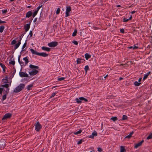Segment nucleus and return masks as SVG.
Listing matches in <instances>:
<instances>
[{"instance_id":"nucleus-42","label":"nucleus","mask_w":152,"mask_h":152,"mask_svg":"<svg viewBox=\"0 0 152 152\" xmlns=\"http://www.w3.org/2000/svg\"><path fill=\"white\" fill-rule=\"evenodd\" d=\"M2 13L4 14H6L7 12V9L3 10H2Z\"/></svg>"},{"instance_id":"nucleus-44","label":"nucleus","mask_w":152,"mask_h":152,"mask_svg":"<svg viewBox=\"0 0 152 152\" xmlns=\"http://www.w3.org/2000/svg\"><path fill=\"white\" fill-rule=\"evenodd\" d=\"M82 132L83 133L84 132H82V130L81 129H79L78 131H77V132H74L73 133H81V132Z\"/></svg>"},{"instance_id":"nucleus-6","label":"nucleus","mask_w":152,"mask_h":152,"mask_svg":"<svg viewBox=\"0 0 152 152\" xmlns=\"http://www.w3.org/2000/svg\"><path fill=\"white\" fill-rule=\"evenodd\" d=\"M75 101L77 104H81L83 101L84 102H88V100L87 99L83 97H80L79 98H76L75 99Z\"/></svg>"},{"instance_id":"nucleus-23","label":"nucleus","mask_w":152,"mask_h":152,"mask_svg":"<svg viewBox=\"0 0 152 152\" xmlns=\"http://www.w3.org/2000/svg\"><path fill=\"white\" fill-rule=\"evenodd\" d=\"M128 117L127 116L124 115H123L121 120L123 121L126 120H128Z\"/></svg>"},{"instance_id":"nucleus-57","label":"nucleus","mask_w":152,"mask_h":152,"mask_svg":"<svg viewBox=\"0 0 152 152\" xmlns=\"http://www.w3.org/2000/svg\"><path fill=\"white\" fill-rule=\"evenodd\" d=\"M136 12V11H132L131 12V13L132 14H133L135 12Z\"/></svg>"},{"instance_id":"nucleus-32","label":"nucleus","mask_w":152,"mask_h":152,"mask_svg":"<svg viewBox=\"0 0 152 152\" xmlns=\"http://www.w3.org/2000/svg\"><path fill=\"white\" fill-rule=\"evenodd\" d=\"M111 120H113V121H115L117 120L118 118L116 117H113L111 118Z\"/></svg>"},{"instance_id":"nucleus-14","label":"nucleus","mask_w":152,"mask_h":152,"mask_svg":"<svg viewBox=\"0 0 152 152\" xmlns=\"http://www.w3.org/2000/svg\"><path fill=\"white\" fill-rule=\"evenodd\" d=\"M32 13L31 11H28L26 13L25 17L26 18H29L32 15Z\"/></svg>"},{"instance_id":"nucleus-47","label":"nucleus","mask_w":152,"mask_h":152,"mask_svg":"<svg viewBox=\"0 0 152 152\" xmlns=\"http://www.w3.org/2000/svg\"><path fill=\"white\" fill-rule=\"evenodd\" d=\"M120 31L121 33H124V30L123 28L121 29Z\"/></svg>"},{"instance_id":"nucleus-49","label":"nucleus","mask_w":152,"mask_h":152,"mask_svg":"<svg viewBox=\"0 0 152 152\" xmlns=\"http://www.w3.org/2000/svg\"><path fill=\"white\" fill-rule=\"evenodd\" d=\"M97 150L99 152H101L102 151V149L101 148H97Z\"/></svg>"},{"instance_id":"nucleus-62","label":"nucleus","mask_w":152,"mask_h":152,"mask_svg":"<svg viewBox=\"0 0 152 152\" xmlns=\"http://www.w3.org/2000/svg\"><path fill=\"white\" fill-rule=\"evenodd\" d=\"M117 7H121V5H117Z\"/></svg>"},{"instance_id":"nucleus-41","label":"nucleus","mask_w":152,"mask_h":152,"mask_svg":"<svg viewBox=\"0 0 152 152\" xmlns=\"http://www.w3.org/2000/svg\"><path fill=\"white\" fill-rule=\"evenodd\" d=\"M17 42V41L15 39L13 40L11 43V45H13L15 44Z\"/></svg>"},{"instance_id":"nucleus-38","label":"nucleus","mask_w":152,"mask_h":152,"mask_svg":"<svg viewBox=\"0 0 152 152\" xmlns=\"http://www.w3.org/2000/svg\"><path fill=\"white\" fill-rule=\"evenodd\" d=\"M83 141L84 140L83 139H81L77 142V144L78 145L81 144L82 143Z\"/></svg>"},{"instance_id":"nucleus-4","label":"nucleus","mask_w":152,"mask_h":152,"mask_svg":"<svg viewBox=\"0 0 152 152\" xmlns=\"http://www.w3.org/2000/svg\"><path fill=\"white\" fill-rule=\"evenodd\" d=\"M30 51L32 54H35L40 56H41L43 57H46L48 56V54L45 53L44 52L39 53L36 50H34L33 49H30Z\"/></svg>"},{"instance_id":"nucleus-17","label":"nucleus","mask_w":152,"mask_h":152,"mask_svg":"<svg viewBox=\"0 0 152 152\" xmlns=\"http://www.w3.org/2000/svg\"><path fill=\"white\" fill-rule=\"evenodd\" d=\"M150 73L151 72L150 71L147 72L146 74L144 75L142 80L143 81H144L148 77Z\"/></svg>"},{"instance_id":"nucleus-26","label":"nucleus","mask_w":152,"mask_h":152,"mask_svg":"<svg viewBox=\"0 0 152 152\" xmlns=\"http://www.w3.org/2000/svg\"><path fill=\"white\" fill-rule=\"evenodd\" d=\"M81 58H78L77 59L76 62L77 64H80L81 63Z\"/></svg>"},{"instance_id":"nucleus-39","label":"nucleus","mask_w":152,"mask_h":152,"mask_svg":"<svg viewBox=\"0 0 152 152\" xmlns=\"http://www.w3.org/2000/svg\"><path fill=\"white\" fill-rule=\"evenodd\" d=\"M9 64L14 65L15 64V62L14 61H11L9 62Z\"/></svg>"},{"instance_id":"nucleus-35","label":"nucleus","mask_w":152,"mask_h":152,"mask_svg":"<svg viewBox=\"0 0 152 152\" xmlns=\"http://www.w3.org/2000/svg\"><path fill=\"white\" fill-rule=\"evenodd\" d=\"M42 7V4H40L39 6L36 9V10L38 12L39 10L41 8V7Z\"/></svg>"},{"instance_id":"nucleus-59","label":"nucleus","mask_w":152,"mask_h":152,"mask_svg":"<svg viewBox=\"0 0 152 152\" xmlns=\"http://www.w3.org/2000/svg\"><path fill=\"white\" fill-rule=\"evenodd\" d=\"M84 61H85L84 60L81 58V63H83Z\"/></svg>"},{"instance_id":"nucleus-5","label":"nucleus","mask_w":152,"mask_h":152,"mask_svg":"<svg viewBox=\"0 0 152 152\" xmlns=\"http://www.w3.org/2000/svg\"><path fill=\"white\" fill-rule=\"evenodd\" d=\"M34 126L35 130L37 132H39L42 129V126L39 121H37L34 123Z\"/></svg>"},{"instance_id":"nucleus-27","label":"nucleus","mask_w":152,"mask_h":152,"mask_svg":"<svg viewBox=\"0 0 152 152\" xmlns=\"http://www.w3.org/2000/svg\"><path fill=\"white\" fill-rule=\"evenodd\" d=\"M5 28L4 26L2 25L0 26V32L2 33Z\"/></svg>"},{"instance_id":"nucleus-9","label":"nucleus","mask_w":152,"mask_h":152,"mask_svg":"<svg viewBox=\"0 0 152 152\" xmlns=\"http://www.w3.org/2000/svg\"><path fill=\"white\" fill-rule=\"evenodd\" d=\"M33 18H31L30 23L27 24L24 26V28L26 31L27 32L29 30L30 28V24Z\"/></svg>"},{"instance_id":"nucleus-34","label":"nucleus","mask_w":152,"mask_h":152,"mask_svg":"<svg viewBox=\"0 0 152 152\" xmlns=\"http://www.w3.org/2000/svg\"><path fill=\"white\" fill-rule=\"evenodd\" d=\"M57 93V92L56 91L53 93H52L50 96V98H52L53 97L56 95V94Z\"/></svg>"},{"instance_id":"nucleus-43","label":"nucleus","mask_w":152,"mask_h":152,"mask_svg":"<svg viewBox=\"0 0 152 152\" xmlns=\"http://www.w3.org/2000/svg\"><path fill=\"white\" fill-rule=\"evenodd\" d=\"M129 20V19H126L125 18H124L123 20V22H127Z\"/></svg>"},{"instance_id":"nucleus-54","label":"nucleus","mask_w":152,"mask_h":152,"mask_svg":"<svg viewBox=\"0 0 152 152\" xmlns=\"http://www.w3.org/2000/svg\"><path fill=\"white\" fill-rule=\"evenodd\" d=\"M132 15H130V16L129 18V20H131L132 19Z\"/></svg>"},{"instance_id":"nucleus-50","label":"nucleus","mask_w":152,"mask_h":152,"mask_svg":"<svg viewBox=\"0 0 152 152\" xmlns=\"http://www.w3.org/2000/svg\"><path fill=\"white\" fill-rule=\"evenodd\" d=\"M138 48V46H136L135 45H134V46H133V49H137Z\"/></svg>"},{"instance_id":"nucleus-51","label":"nucleus","mask_w":152,"mask_h":152,"mask_svg":"<svg viewBox=\"0 0 152 152\" xmlns=\"http://www.w3.org/2000/svg\"><path fill=\"white\" fill-rule=\"evenodd\" d=\"M6 23L5 21H2L0 19V23Z\"/></svg>"},{"instance_id":"nucleus-22","label":"nucleus","mask_w":152,"mask_h":152,"mask_svg":"<svg viewBox=\"0 0 152 152\" xmlns=\"http://www.w3.org/2000/svg\"><path fill=\"white\" fill-rule=\"evenodd\" d=\"M33 86V84H30L28 85L27 86V90H30Z\"/></svg>"},{"instance_id":"nucleus-56","label":"nucleus","mask_w":152,"mask_h":152,"mask_svg":"<svg viewBox=\"0 0 152 152\" xmlns=\"http://www.w3.org/2000/svg\"><path fill=\"white\" fill-rule=\"evenodd\" d=\"M142 79V78L141 77H140V78H139V79H138V81L139 82H140L141 80Z\"/></svg>"},{"instance_id":"nucleus-13","label":"nucleus","mask_w":152,"mask_h":152,"mask_svg":"<svg viewBox=\"0 0 152 152\" xmlns=\"http://www.w3.org/2000/svg\"><path fill=\"white\" fill-rule=\"evenodd\" d=\"M144 142V140H142L140 142L137 143L135 144L134 146V148L136 149L139 147L141 146L142 145V143Z\"/></svg>"},{"instance_id":"nucleus-18","label":"nucleus","mask_w":152,"mask_h":152,"mask_svg":"<svg viewBox=\"0 0 152 152\" xmlns=\"http://www.w3.org/2000/svg\"><path fill=\"white\" fill-rule=\"evenodd\" d=\"M84 55L85 58L87 60H88L91 57V56L87 53H86Z\"/></svg>"},{"instance_id":"nucleus-24","label":"nucleus","mask_w":152,"mask_h":152,"mask_svg":"<svg viewBox=\"0 0 152 152\" xmlns=\"http://www.w3.org/2000/svg\"><path fill=\"white\" fill-rule=\"evenodd\" d=\"M141 83L138 82L137 81H134V84L135 86H140Z\"/></svg>"},{"instance_id":"nucleus-45","label":"nucleus","mask_w":152,"mask_h":152,"mask_svg":"<svg viewBox=\"0 0 152 152\" xmlns=\"http://www.w3.org/2000/svg\"><path fill=\"white\" fill-rule=\"evenodd\" d=\"M60 12V8H57V10L56 11V13L57 14H58Z\"/></svg>"},{"instance_id":"nucleus-21","label":"nucleus","mask_w":152,"mask_h":152,"mask_svg":"<svg viewBox=\"0 0 152 152\" xmlns=\"http://www.w3.org/2000/svg\"><path fill=\"white\" fill-rule=\"evenodd\" d=\"M120 152H126L124 147L123 146H120Z\"/></svg>"},{"instance_id":"nucleus-16","label":"nucleus","mask_w":152,"mask_h":152,"mask_svg":"<svg viewBox=\"0 0 152 152\" xmlns=\"http://www.w3.org/2000/svg\"><path fill=\"white\" fill-rule=\"evenodd\" d=\"M41 48L42 49V50L44 51H46L48 52L50 50V48H49L44 46H42V47Z\"/></svg>"},{"instance_id":"nucleus-63","label":"nucleus","mask_w":152,"mask_h":152,"mask_svg":"<svg viewBox=\"0 0 152 152\" xmlns=\"http://www.w3.org/2000/svg\"><path fill=\"white\" fill-rule=\"evenodd\" d=\"M31 6H27V7L28 8H30L31 7Z\"/></svg>"},{"instance_id":"nucleus-31","label":"nucleus","mask_w":152,"mask_h":152,"mask_svg":"<svg viewBox=\"0 0 152 152\" xmlns=\"http://www.w3.org/2000/svg\"><path fill=\"white\" fill-rule=\"evenodd\" d=\"M38 12L36 10L34 12L32 15L33 18H34L37 14Z\"/></svg>"},{"instance_id":"nucleus-15","label":"nucleus","mask_w":152,"mask_h":152,"mask_svg":"<svg viewBox=\"0 0 152 152\" xmlns=\"http://www.w3.org/2000/svg\"><path fill=\"white\" fill-rule=\"evenodd\" d=\"M21 39H20L19 40L17 44H15V46L14 48V49L15 50L16 49L19 47V46L21 43Z\"/></svg>"},{"instance_id":"nucleus-19","label":"nucleus","mask_w":152,"mask_h":152,"mask_svg":"<svg viewBox=\"0 0 152 152\" xmlns=\"http://www.w3.org/2000/svg\"><path fill=\"white\" fill-rule=\"evenodd\" d=\"M20 56H19L18 57V62L20 64L21 66H24V63L21 61H20Z\"/></svg>"},{"instance_id":"nucleus-28","label":"nucleus","mask_w":152,"mask_h":152,"mask_svg":"<svg viewBox=\"0 0 152 152\" xmlns=\"http://www.w3.org/2000/svg\"><path fill=\"white\" fill-rule=\"evenodd\" d=\"M84 70L86 72V73L89 70V67L88 65H86L85 66L84 68Z\"/></svg>"},{"instance_id":"nucleus-53","label":"nucleus","mask_w":152,"mask_h":152,"mask_svg":"<svg viewBox=\"0 0 152 152\" xmlns=\"http://www.w3.org/2000/svg\"><path fill=\"white\" fill-rule=\"evenodd\" d=\"M15 72H16V70L15 69L13 70L12 73V75H13V76L15 75Z\"/></svg>"},{"instance_id":"nucleus-25","label":"nucleus","mask_w":152,"mask_h":152,"mask_svg":"<svg viewBox=\"0 0 152 152\" xmlns=\"http://www.w3.org/2000/svg\"><path fill=\"white\" fill-rule=\"evenodd\" d=\"M97 134H92L88 136L90 138L93 139L95 136H97Z\"/></svg>"},{"instance_id":"nucleus-40","label":"nucleus","mask_w":152,"mask_h":152,"mask_svg":"<svg viewBox=\"0 0 152 152\" xmlns=\"http://www.w3.org/2000/svg\"><path fill=\"white\" fill-rule=\"evenodd\" d=\"M152 138V134H151L147 137V140H149Z\"/></svg>"},{"instance_id":"nucleus-48","label":"nucleus","mask_w":152,"mask_h":152,"mask_svg":"<svg viewBox=\"0 0 152 152\" xmlns=\"http://www.w3.org/2000/svg\"><path fill=\"white\" fill-rule=\"evenodd\" d=\"M29 35L30 36V37H31L32 36L33 33L31 31H30L29 32Z\"/></svg>"},{"instance_id":"nucleus-12","label":"nucleus","mask_w":152,"mask_h":152,"mask_svg":"<svg viewBox=\"0 0 152 152\" xmlns=\"http://www.w3.org/2000/svg\"><path fill=\"white\" fill-rule=\"evenodd\" d=\"M3 141L0 142V149H2L5 146V140L4 139Z\"/></svg>"},{"instance_id":"nucleus-61","label":"nucleus","mask_w":152,"mask_h":152,"mask_svg":"<svg viewBox=\"0 0 152 152\" xmlns=\"http://www.w3.org/2000/svg\"><path fill=\"white\" fill-rule=\"evenodd\" d=\"M123 79V78L122 77H121L119 78L120 80H122Z\"/></svg>"},{"instance_id":"nucleus-55","label":"nucleus","mask_w":152,"mask_h":152,"mask_svg":"<svg viewBox=\"0 0 152 152\" xmlns=\"http://www.w3.org/2000/svg\"><path fill=\"white\" fill-rule=\"evenodd\" d=\"M37 20V18H35L33 20V22L34 23V22H36Z\"/></svg>"},{"instance_id":"nucleus-46","label":"nucleus","mask_w":152,"mask_h":152,"mask_svg":"<svg viewBox=\"0 0 152 152\" xmlns=\"http://www.w3.org/2000/svg\"><path fill=\"white\" fill-rule=\"evenodd\" d=\"M73 43L76 45H77L78 44V42L76 41H73Z\"/></svg>"},{"instance_id":"nucleus-64","label":"nucleus","mask_w":152,"mask_h":152,"mask_svg":"<svg viewBox=\"0 0 152 152\" xmlns=\"http://www.w3.org/2000/svg\"><path fill=\"white\" fill-rule=\"evenodd\" d=\"M56 87V86H53V87H52V88H55Z\"/></svg>"},{"instance_id":"nucleus-7","label":"nucleus","mask_w":152,"mask_h":152,"mask_svg":"<svg viewBox=\"0 0 152 152\" xmlns=\"http://www.w3.org/2000/svg\"><path fill=\"white\" fill-rule=\"evenodd\" d=\"M12 114L10 113H7L5 114L2 118V120L4 121L11 117Z\"/></svg>"},{"instance_id":"nucleus-33","label":"nucleus","mask_w":152,"mask_h":152,"mask_svg":"<svg viewBox=\"0 0 152 152\" xmlns=\"http://www.w3.org/2000/svg\"><path fill=\"white\" fill-rule=\"evenodd\" d=\"M133 134H129L125 137V138L130 139L132 136Z\"/></svg>"},{"instance_id":"nucleus-36","label":"nucleus","mask_w":152,"mask_h":152,"mask_svg":"<svg viewBox=\"0 0 152 152\" xmlns=\"http://www.w3.org/2000/svg\"><path fill=\"white\" fill-rule=\"evenodd\" d=\"M77 32V31L76 30H75L72 34V36L73 37H75L76 36V35Z\"/></svg>"},{"instance_id":"nucleus-20","label":"nucleus","mask_w":152,"mask_h":152,"mask_svg":"<svg viewBox=\"0 0 152 152\" xmlns=\"http://www.w3.org/2000/svg\"><path fill=\"white\" fill-rule=\"evenodd\" d=\"M23 60L25 61V65L27 64L28 62V59L27 58V57L23 58Z\"/></svg>"},{"instance_id":"nucleus-37","label":"nucleus","mask_w":152,"mask_h":152,"mask_svg":"<svg viewBox=\"0 0 152 152\" xmlns=\"http://www.w3.org/2000/svg\"><path fill=\"white\" fill-rule=\"evenodd\" d=\"M65 79V78L64 77H62L60 78H58V81H61L62 80H64Z\"/></svg>"},{"instance_id":"nucleus-29","label":"nucleus","mask_w":152,"mask_h":152,"mask_svg":"<svg viewBox=\"0 0 152 152\" xmlns=\"http://www.w3.org/2000/svg\"><path fill=\"white\" fill-rule=\"evenodd\" d=\"M27 45V43L26 42H25L23 44V45L22 46V51H25V50L24 49V48H25V47Z\"/></svg>"},{"instance_id":"nucleus-11","label":"nucleus","mask_w":152,"mask_h":152,"mask_svg":"<svg viewBox=\"0 0 152 152\" xmlns=\"http://www.w3.org/2000/svg\"><path fill=\"white\" fill-rule=\"evenodd\" d=\"M19 76L21 77H29L28 74L27 73L21 71L19 73Z\"/></svg>"},{"instance_id":"nucleus-52","label":"nucleus","mask_w":152,"mask_h":152,"mask_svg":"<svg viewBox=\"0 0 152 152\" xmlns=\"http://www.w3.org/2000/svg\"><path fill=\"white\" fill-rule=\"evenodd\" d=\"M28 79L27 78H24L23 79H22V80H23V81H26V80H28Z\"/></svg>"},{"instance_id":"nucleus-10","label":"nucleus","mask_w":152,"mask_h":152,"mask_svg":"<svg viewBox=\"0 0 152 152\" xmlns=\"http://www.w3.org/2000/svg\"><path fill=\"white\" fill-rule=\"evenodd\" d=\"M58 45V42H53L48 44V45L50 47H54Z\"/></svg>"},{"instance_id":"nucleus-8","label":"nucleus","mask_w":152,"mask_h":152,"mask_svg":"<svg viewBox=\"0 0 152 152\" xmlns=\"http://www.w3.org/2000/svg\"><path fill=\"white\" fill-rule=\"evenodd\" d=\"M66 17H67L69 15L70 12L71 11V7L70 6L66 7Z\"/></svg>"},{"instance_id":"nucleus-58","label":"nucleus","mask_w":152,"mask_h":152,"mask_svg":"<svg viewBox=\"0 0 152 152\" xmlns=\"http://www.w3.org/2000/svg\"><path fill=\"white\" fill-rule=\"evenodd\" d=\"M128 48L129 49H132V48L133 49V46H131L129 47H128Z\"/></svg>"},{"instance_id":"nucleus-3","label":"nucleus","mask_w":152,"mask_h":152,"mask_svg":"<svg viewBox=\"0 0 152 152\" xmlns=\"http://www.w3.org/2000/svg\"><path fill=\"white\" fill-rule=\"evenodd\" d=\"M25 85L23 83H20L13 90L14 93H18L23 90L25 87Z\"/></svg>"},{"instance_id":"nucleus-1","label":"nucleus","mask_w":152,"mask_h":152,"mask_svg":"<svg viewBox=\"0 0 152 152\" xmlns=\"http://www.w3.org/2000/svg\"><path fill=\"white\" fill-rule=\"evenodd\" d=\"M11 80L9 81L8 80V77L6 76L4 78L2 79L1 82V86L2 87L0 88V94L1 95L2 92L4 91V94L2 96V98L1 99V102H3L7 98V95L9 91V87L11 86Z\"/></svg>"},{"instance_id":"nucleus-30","label":"nucleus","mask_w":152,"mask_h":152,"mask_svg":"<svg viewBox=\"0 0 152 152\" xmlns=\"http://www.w3.org/2000/svg\"><path fill=\"white\" fill-rule=\"evenodd\" d=\"M0 65L2 68L3 69V70H5V66L2 63H0Z\"/></svg>"},{"instance_id":"nucleus-2","label":"nucleus","mask_w":152,"mask_h":152,"mask_svg":"<svg viewBox=\"0 0 152 152\" xmlns=\"http://www.w3.org/2000/svg\"><path fill=\"white\" fill-rule=\"evenodd\" d=\"M29 67L30 69H28V72L30 75L34 76L38 73L39 71L36 69H38L39 68V67L38 66L31 64L29 65Z\"/></svg>"},{"instance_id":"nucleus-60","label":"nucleus","mask_w":152,"mask_h":152,"mask_svg":"<svg viewBox=\"0 0 152 152\" xmlns=\"http://www.w3.org/2000/svg\"><path fill=\"white\" fill-rule=\"evenodd\" d=\"M108 76V75H106L104 77V78L105 79Z\"/></svg>"}]
</instances>
